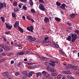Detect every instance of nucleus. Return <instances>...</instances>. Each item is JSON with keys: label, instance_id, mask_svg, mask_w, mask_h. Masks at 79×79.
Returning <instances> with one entry per match:
<instances>
[{"label": "nucleus", "instance_id": "obj_48", "mask_svg": "<svg viewBox=\"0 0 79 79\" xmlns=\"http://www.w3.org/2000/svg\"><path fill=\"white\" fill-rule=\"evenodd\" d=\"M46 55L47 56H48L49 57H51L52 56H51V55H50V54L48 53H46Z\"/></svg>", "mask_w": 79, "mask_h": 79}, {"label": "nucleus", "instance_id": "obj_26", "mask_svg": "<svg viewBox=\"0 0 79 79\" xmlns=\"http://www.w3.org/2000/svg\"><path fill=\"white\" fill-rule=\"evenodd\" d=\"M41 59H42V60L43 61H46L47 59V58L42 56L41 57Z\"/></svg>", "mask_w": 79, "mask_h": 79}, {"label": "nucleus", "instance_id": "obj_32", "mask_svg": "<svg viewBox=\"0 0 79 79\" xmlns=\"http://www.w3.org/2000/svg\"><path fill=\"white\" fill-rule=\"evenodd\" d=\"M30 5L31 6H33L34 5V3H33V2H32V0H30Z\"/></svg>", "mask_w": 79, "mask_h": 79}, {"label": "nucleus", "instance_id": "obj_33", "mask_svg": "<svg viewBox=\"0 0 79 79\" xmlns=\"http://www.w3.org/2000/svg\"><path fill=\"white\" fill-rule=\"evenodd\" d=\"M31 12L32 13H35V10L34 9H31Z\"/></svg>", "mask_w": 79, "mask_h": 79}, {"label": "nucleus", "instance_id": "obj_31", "mask_svg": "<svg viewBox=\"0 0 79 79\" xmlns=\"http://www.w3.org/2000/svg\"><path fill=\"white\" fill-rule=\"evenodd\" d=\"M22 8L24 10H27V7L25 6V5H24L22 7Z\"/></svg>", "mask_w": 79, "mask_h": 79}, {"label": "nucleus", "instance_id": "obj_15", "mask_svg": "<svg viewBox=\"0 0 79 79\" xmlns=\"http://www.w3.org/2000/svg\"><path fill=\"white\" fill-rule=\"evenodd\" d=\"M49 19L48 18L45 17L44 19V22H45L47 23H48V22H49Z\"/></svg>", "mask_w": 79, "mask_h": 79}, {"label": "nucleus", "instance_id": "obj_25", "mask_svg": "<svg viewBox=\"0 0 79 79\" xmlns=\"http://www.w3.org/2000/svg\"><path fill=\"white\" fill-rule=\"evenodd\" d=\"M50 63H48V62H45V64L46 66H47V67H49V66H50Z\"/></svg>", "mask_w": 79, "mask_h": 79}, {"label": "nucleus", "instance_id": "obj_37", "mask_svg": "<svg viewBox=\"0 0 79 79\" xmlns=\"http://www.w3.org/2000/svg\"><path fill=\"white\" fill-rule=\"evenodd\" d=\"M55 64H54L52 63V62H51V63H50V66H53L54 67H55Z\"/></svg>", "mask_w": 79, "mask_h": 79}, {"label": "nucleus", "instance_id": "obj_54", "mask_svg": "<svg viewBox=\"0 0 79 79\" xmlns=\"http://www.w3.org/2000/svg\"><path fill=\"white\" fill-rule=\"evenodd\" d=\"M55 47H56V48H58V47H59V45L57 44H55Z\"/></svg>", "mask_w": 79, "mask_h": 79}, {"label": "nucleus", "instance_id": "obj_63", "mask_svg": "<svg viewBox=\"0 0 79 79\" xmlns=\"http://www.w3.org/2000/svg\"><path fill=\"white\" fill-rule=\"evenodd\" d=\"M65 70H66V71L68 70V67H65Z\"/></svg>", "mask_w": 79, "mask_h": 79}, {"label": "nucleus", "instance_id": "obj_41", "mask_svg": "<svg viewBox=\"0 0 79 79\" xmlns=\"http://www.w3.org/2000/svg\"><path fill=\"white\" fill-rule=\"evenodd\" d=\"M17 5H18V3L16 2L15 1L13 2L14 6H17Z\"/></svg>", "mask_w": 79, "mask_h": 79}, {"label": "nucleus", "instance_id": "obj_12", "mask_svg": "<svg viewBox=\"0 0 79 79\" xmlns=\"http://www.w3.org/2000/svg\"><path fill=\"white\" fill-rule=\"evenodd\" d=\"M25 52L24 51H21L20 52H18L17 53V55H23Z\"/></svg>", "mask_w": 79, "mask_h": 79}, {"label": "nucleus", "instance_id": "obj_62", "mask_svg": "<svg viewBox=\"0 0 79 79\" xmlns=\"http://www.w3.org/2000/svg\"><path fill=\"white\" fill-rule=\"evenodd\" d=\"M3 49L2 48H0V52H3Z\"/></svg>", "mask_w": 79, "mask_h": 79}, {"label": "nucleus", "instance_id": "obj_28", "mask_svg": "<svg viewBox=\"0 0 79 79\" xmlns=\"http://www.w3.org/2000/svg\"><path fill=\"white\" fill-rule=\"evenodd\" d=\"M56 5L57 6H61V3L58 2H56Z\"/></svg>", "mask_w": 79, "mask_h": 79}, {"label": "nucleus", "instance_id": "obj_36", "mask_svg": "<svg viewBox=\"0 0 79 79\" xmlns=\"http://www.w3.org/2000/svg\"><path fill=\"white\" fill-rule=\"evenodd\" d=\"M5 76L6 77H9V74L7 72H6V75Z\"/></svg>", "mask_w": 79, "mask_h": 79}, {"label": "nucleus", "instance_id": "obj_24", "mask_svg": "<svg viewBox=\"0 0 79 79\" xmlns=\"http://www.w3.org/2000/svg\"><path fill=\"white\" fill-rule=\"evenodd\" d=\"M67 78H68V79H74L73 77L71 76H69L68 75L67 76Z\"/></svg>", "mask_w": 79, "mask_h": 79}, {"label": "nucleus", "instance_id": "obj_61", "mask_svg": "<svg viewBox=\"0 0 79 79\" xmlns=\"http://www.w3.org/2000/svg\"><path fill=\"white\" fill-rule=\"evenodd\" d=\"M2 55L5 56H6V54L5 53H3L2 54Z\"/></svg>", "mask_w": 79, "mask_h": 79}, {"label": "nucleus", "instance_id": "obj_38", "mask_svg": "<svg viewBox=\"0 0 79 79\" xmlns=\"http://www.w3.org/2000/svg\"><path fill=\"white\" fill-rule=\"evenodd\" d=\"M52 76H56L57 74L56 73H52Z\"/></svg>", "mask_w": 79, "mask_h": 79}, {"label": "nucleus", "instance_id": "obj_35", "mask_svg": "<svg viewBox=\"0 0 79 79\" xmlns=\"http://www.w3.org/2000/svg\"><path fill=\"white\" fill-rule=\"evenodd\" d=\"M42 74L43 75H45L46 74H47V73L45 72V71H44L42 72Z\"/></svg>", "mask_w": 79, "mask_h": 79}, {"label": "nucleus", "instance_id": "obj_2", "mask_svg": "<svg viewBox=\"0 0 79 79\" xmlns=\"http://www.w3.org/2000/svg\"><path fill=\"white\" fill-rule=\"evenodd\" d=\"M6 8V3L4 2L3 3L0 2V11L2 8Z\"/></svg>", "mask_w": 79, "mask_h": 79}, {"label": "nucleus", "instance_id": "obj_57", "mask_svg": "<svg viewBox=\"0 0 79 79\" xmlns=\"http://www.w3.org/2000/svg\"><path fill=\"white\" fill-rule=\"evenodd\" d=\"M46 77H47V78L48 79L49 78H50V75L49 74L47 75Z\"/></svg>", "mask_w": 79, "mask_h": 79}, {"label": "nucleus", "instance_id": "obj_39", "mask_svg": "<svg viewBox=\"0 0 79 79\" xmlns=\"http://www.w3.org/2000/svg\"><path fill=\"white\" fill-rule=\"evenodd\" d=\"M20 73H19L18 72H17L15 73V75L16 76H19V75H20Z\"/></svg>", "mask_w": 79, "mask_h": 79}, {"label": "nucleus", "instance_id": "obj_23", "mask_svg": "<svg viewBox=\"0 0 79 79\" xmlns=\"http://www.w3.org/2000/svg\"><path fill=\"white\" fill-rule=\"evenodd\" d=\"M55 20H56V21L58 22H59V21H60V20H61V19L58 17H55Z\"/></svg>", "mask_w": 79, "mask_h": 79}, {"label": "nucleus", "instance_id": "obj_21", "mask_svg": "<svg viewBox=\"0 0 79 79\" xmlns=\"http://www.w3.org/2000/svg\"><path fill=\"white\" fill-rule=\"evenodd\" d=\"M35 74L36 75V77H39V76L42 75V73L41 72H38L37 73H35Z\"/></svg>", "mask_w": 79, "mask_h": 79}, {"label": "nucleus", "instance_id": "obj_9", "mask_svg": "<svg viewBox=\"0 0 79 79\" xmlns=\"http://www.w3.org/2000/svg\"><path fill=\"white\" fill-rule=\"evenodd\" d=\"M5 24L6 27L7 28L9 29V30H10V29H11V28H12L13 26L11 25L10 26L9 25V24H7V23H5Z\"/></svg>", "mask_w": 79, "mask_h": 79}, {"label": "nucleus", "instance_id": "obj_45", "mask_svg": "<svg viewBox=\"0 0 79 79\" xmlns=\"http://www.w3.org/2000/svg\"><path fill=\"white\" fill-rule=\"evenodd\" d=\"M6 46L3 45H2L1 46V47L2 48H3L4 50L5 49V46Z\"/></svg>", "mask_w": 79, "mask_h": 79}, {"label": "nucleus", "instance_id": "obj_20", "mask_svg": "<svg viewBox=\"0 0 79 79\" xmlns=\"http://www.w3.org/2000/svg\"><path fill=\"white\" fill-rule=\"evenodd\" d=\"M64 72L65 74H71V73L69 71H64Z\"/></svg>", "mask_w": 79, "mask_h": 79}, {"label": "nucleus", "instance_id": "obj_43", "mask_svg": "<svg viewBox=\"0 0 79 79\" xmlns=\"http://www.w3.org/2000/svg\"><path fill=\"white\" fill-rule=\"evenodd\" d=\"M27 19H28V20H29V21H30L31 19V17L29 16H27Z\"/></svg>", "mask_w": 79, "mask_h": 79}, {"label": "nucleus", "instance_id": "obj_46", "mask_svg": "<svg viewBox=\"0 0 79 79\" xmlns=\"http://www.w3.org/2000/svg\"><path fill=\"white\" fill-rule=\"evenodd\" d=\"M47 70L48 71H50V70H51V69L50 68V67H48L47 68Z\"/></svg>", "mask_w": 79, "mask_h": 79}, {"label": "nucleus", "instance_id": "obj_34", "mask_svg": "<svg viewBox=\"0 0 79 79\" xmlns=\"http://www.w3.org/2000/svg\"><path fill=\"white\" fill-rule=\"evenodd\" d=\"M1 19L3 23H5V18L3 17H1Z\"/></svg>", "mask_w": 79, "mask_h": 79}, {"label": "nucleus", "instance_id": "obj_55", "mask_svg": "<svg viewBox=\"0 0 79 79\" xmlns=\"http://www.w3.org/2000/svg\"><path fill=\"white\" fill-rule=\"evenodd\" d=\"M67 24L68 25V26H71V24L69 22H67Z\"/></svg>", "mask_w": 79, "mask_h": 79}, {"label": "nucleus", "instance_id": "obj_18", "mask_svg": "<svg viewBox=\"0 0 79 79\" xmlns=\"http://www.w3.org/2000/svg\"><path fill=\"white\" fill-rule=\"evenodd\" d=\"M27 40H31L32 38V36L30 35H28L27 36Z\"/></svg>", "mask_w": 79, "mask_h": 79}, {"label": "nucleus", "instance_id": "obj_19", "mask_svg": "<svg viewBox=\"0 0 79 79\" xmlns=\"http://www.w3.org/2000/svg\"><path fill=\"white\" fill-rule=\"evenodd\" d=\"M62 77H63V76L61 75L60 74L57 76V78L56 79H61Z\"/></svg>", "mask_w": 79, "mask_h": 79}, {"label": "nucleus", "instance_id": "obj_17", "mask_svg": "<svg viewBox=\"0 0 79 79\" xmlns=\"http://www.w3.org/2000/svg\"><path fill=\"white\" fill-rule=\"evenodd\" d=\"M35 40H36V39L35 38H33V37H32L31 39L29 41V42H32L34 41H35Z\"/></svg>", "mask_w": 79, "mask_h": 79}, {"label": "nucleus", "instance_id": "obj_7", "mask_svg": "<svg viewBox=\"0 0 79 79\" xmlns=\"http://www.w3.org/2000/svg\"><path fill=\"white\" fill-rule=\"evenodd\" d=\"M34 73V72L31 71L29 72L28 73H26V76L27 77H31V76H32V74Z\"/></svg>", "mask_w": 79, "mask_h": 79}, {"label": "nucleus", "instance_id": "obj_52", "mask_svg": "<svg viewBox=\"0 0 79 79\" xmlns=\"http://www.w3.org/2000/svg\"><path fill=\"white\" fill-rule=\"evenodd\" d=\"M51 46L52 47H55V43H53L52 44H51Z\"/></svg>", "mask_w": 79, "mask_h": 79}, {"label": "nucleus", "instance_id": "obj_51", "mask_svg": "<svg viewBox=\"0 0 79 79\" xmlns=\"http://www.w3.org/2000/svg\"><path fill=\"white\" fill-rule=\"evenodd\" d=\"M3 38L4 39V42H6V41L7 40V39L5 37L3 36Z\"/></svg>", "mask_w": 79, "mask_h": 79}, {"label": "nucleus", "instance_id": "obj_42", "mask_svg": "<svg viewBox=\"0 0 79 79\" xmlns=\"http://www.w3.org/2000/svg\"><path fill=\"white\" fill-rule=\"evenodd\" d=\"M75 33L77 34H79V31L78 30H76L75 31Z\"/></svg>", "mask_w": 79, "mask_h": 79}, {"label": "nucleus", "instance_id": "obj_3", "mask_svg": "<svg viewBox=\"0 0 79 79\" xmlns=\"http://www.w3.org/2000/svg\"><path fill=\"white\" fill-rule=\"evenodd\" d=\"M27 29L29 32H33V30H34V27L32 26H30L29 27H27Z\"/></svg>", "mask_w": 79, "mask_h": 79}, {"label": "nucleus", "instance_id": "obj_40", "mask_svg": "<svg viewBox=\"0 0 79 79\" xmlns=\"http://www.w3.org/2000/svg\"><path fill=\"white\" fill-rule=\"evenodd\" d=\"M21 2H23V3H27V0H20Z\"/></svg>", "mask_w": 79, "mask_h": 79}, {"label": "nucleus", "instance_id": "obj_50", "mask_svg": "<svg viewBox=\"0 0 79 79\" xmlns=\"http://www.w3.org/2000/svg\"><path fill=\"white\" fill-rule=\"evenodd\" d=\"M59 52H60V54H61V55H64V53H63V52H62V51H61V50H60L59 51Z\"/></svg>", "mask_w": 79, "mask_h": 79}, {"label": "nucleus", "instance_id": "obj_13", "mask_svg": "<svg viewBox=\"0 0 79 79\" xmlns=\"http://www.w3.org/2000/svg\"><path fill=\"white\" fill-rule=\"evenodd\" d=\"M49 62H50V63H53V64H55V63L58 64V61L57 60L54 61L53 60H49Z\"/></svg>", "mask_w": 79, "mask_h": 79}, {"label": "nucleus", "instance_id": "obj_1", "mask_svg": "<svg viewBox=\"0 0 79 79\" xmlns=\"http://www.w3.org/2000/svg\"><path fill=\"white\" fill-rule=\"evenodd\" d=\"M70 35L71 36L72 42H74L77 38V35L75 33L73 34L71 33L70 34Z\"/></svg>", "mask_w": 79, "mask_h": 79}, {"label": "nucleus", "instance_id": "obj_58", "mask_svg": "<svg viewBox=\"0 0 79 79\" xmlns=\"http://www.w3.org/2000/svg\"><path fill=\"white\" fill-rule=\"evenodd\" d=\"M22 18L24 20H26V17H25V16H23L22 17Z\"/></svg>", "mask_w": 79, "mask_h": 79}, {"label": "nucleus", "instance_id": "obj_53", "mask_svg": "<svg viewBox=\"0 0 79 79\" xmlns=\"http://www.w3.org/2000/svg\"><path fill=\"white\" fill-rule=\"evenodd\" d=\"M73 53H78V52H77V50H73Z\"/></svg>", "mask_w": 79, "mask_h": 79}, {"label": "nucleus", "instance_id": "obj_10", "mask_svg": "<svg viewBox=\"0 0 79 79\" xmlns=\"http://www.w3.org/2000/svg\"><path fill=\"white\" fill-rule=\"evenodd\" d=\"M72 69L74 71H77L79 69V67L78 66H73Z\"/></svg>", "mask_w": 79, "mask_h": 79}, {"label": "nucleus", "instance_id": "obj_11", "mask_svg": "<svg viewBox=\"0 0 79 79\" xmlns=\"http://www.w3.org/2000/svg\"><path fill=\"white\" fill-rule=\"evenodd\" d=\"M70 17L71 18H72V19H74L75 17H76V14L74 13H72L71 14H70L69 15Z\"/></svg>", "mask_w": 79, "mask_h": 79}, {"label": "nucleus", "instance_id": "obj_60", "mask_svg": "<svg viewBox=\"0 0 79 79\" xmlns=\"http://www.w3.org/2000/svg\"><path fill=\"white\" fill-rule=\"evenodd\" d=\"M29 52H30L29 50L26 51V54H28V53H29Z\"/></svg>", "mask_w": 79, "mask_h": 79}, {"label": "nucleus", "instance_id": "obj_27", "mask_svg": "<svg viewBox=\"0 0 79 79\" xmlns=\"http://www.w3.org/2000/svg\"><path fill=\"white\" fill-rule=\"evenodd\" d=\"M12 17H13L14 18H16V13L13 12L12 14Z\"/></svg>", "mask_w": 79, "mask_h": 79}, {"label": "nucleus", "instance_id": "obj_14", "mask_svg": "<svg viewBox=\"0 0 79 79\" xmlns=\"http://www.w3.org/2000/svg\"><path fill=\"white\" fill-rule=\"evenodd\" d=\"M18 29L19 31L21 32H24V31H23V29L22 28H21L19 26L18 27Z\"/></svg>", "mask_w": 79, "mask_h": 79}, {"label": "nucleus", "instance_id": "obj_22", "mask_svg": "<svg viewBox=\"0 0 79 79\" xmlns=\"http://www.w3.org/2000/svg\"><path fill=\"white\" fill-rule=\"evenodd\" d=\"M67 40L71 41V36H69L67 38Z\"/></svg>", "mask_w": 79, "mask_h": 79}, {"label": "nucleus", "instance_id": "obj_30", "mask_svg": "<svg viewBox=\"0 0 79 79\" xmlns=\"http://www.w3.org/2000/svg\"><path fill=\"white\" fill-rule=\"evenodd\" d=\"M19 11V10H18V8H14V11L15 13H16V12H18V11Z\"/></svg>", "mask_w": 79, "mask_h": 79}, {"label": "nucleus", "instance_id": "obj_5", "mask_svg": "<svg viewBox=\"0 0 79 79\" xmlns=\"http://www.w3.org/2000/svg\"><path fill=\"white\" fill-rule=\"evenodd\" d=\"M39 8L40 10H42V11H45V8L43 4H41L39 5Z\"/></svg>", "mask_w": 79, "mask_h": 79}, {"label": "nucleus", "instance_id": "obj_6", "mask_svg": "<svg viewBox=\"0 0 79 79\" xmlns=\"http://www.w3.org/2000/svg\"><path fill=\"white\" fill-rule=\"evenodd\" d=\"M66 6V5L64 3H63L60 6V8L63 10H66V9L65 8Z\"/></svg>", "mask_w": 79, "mask_h": 79}, {"label": "nucleus", "instance_id": "obj_49", "mask_svg": "<svg viewBox=\"0 0 79 79\" xmlns=\"http://www.w3.org/2000/svg\"><path fill=\"white\" fill-rule=\"evenodd\" d=\"M50 71H51V73H53L54 72V69H53V68H51Z\"/></svg>", "mask_w": 79, "mask_h": 79}, {"label": "nucleus", "instance_id": "obj_4", "mask_svg": "<svg viewBox=\"0 0 79 79\" xmlns=\"http://www.w3.org/2000/svg\"><path fill=\"white\" fill-rule=\"evenodd\" d=\"M49 38H50L49 37H45L44 38V40L43 41V42L44 44L47 43V44H48V39H49Z\"/></svg>", "mask_w": 79, "mask_h": 79}, {"label": "nucleus", "instance_id": "obj_44", "mask_svg": "<svg viewBox=\"0 0 79 79\" xmlns=\"http://www.w3.org/2000/svg\"><path fill=\"white\" fill-rule=\"evenodd\" d=\"M5 59L3 58L0 60V62H3V61H5Z\"/></svg>", "mask_w": 79, "mask_h": 79}, {"label": "nucleus", "instance_id": "obj_59", "mask_svg": "<svg viewBox=\"0 0 79 79\" xmlns=\"http://www.w3.org/2000/svg\"><path fill=\"white\" fill-rule=\"evenodd\" d=\"M26 72L25 71H24L22 72V73L23 74V75H24V74H26Z\"/></svg>", "mask_w": 79, "mask_h": 79}, {"label": "nucleus", "instance_id": "obj_8", "mask_svg": "<svg viewBox=\"0 0 79 79\" xmlns=\"http://www.w3.org/2000/svg\"><path fill=\"white\" fill-rule=\"evenodd\" d=\"M19 21H17L15 22L14 23V27L15 28H16L17 27H18V26H19Z\"/></svg>", "mask_w": 79, "mask_h": 79}, {"label": "nucleus", "instance_id": "obj_56", "mask_svg": "<svg viewBox=\"0 0 79 79\" xmlns=\"http://www.w3.org/2000/svg\"><path fill=\"white\" fill-rule=\"evenodd\" d=\"M6 75V72H4L2 74V75L3 76H4V77Z\"/></svg>", "mask_w": 79, "mask_h": 79}, {"label": "nucleus", "instance_id": "obj_29", "mask_svg": "<svg viewBox=\"0 0 79 79\" xmlns=\"http://www.w3.org/2000/svg\"><path fill=\"white\" fill-rule=\"evenodd\" d=\"M73 65L71 64H69L68 65V68H71L73 69Z\"/></svg>", "mask_w": 79, "mask_h": 79}, {"label": "nucleus", "instance_id": "obj_47", "mask_svg": "<svg viewBox=\"0 0 79 79\" xmlns=\"http://www.w3.org/2000/svg\"><path fill=\"white\" fill-rule=\"evenodd\" d=\"M38 2L39 3H44L45 2L43 0H39Z\"/></svg>", "mask_w": 79, "mask_h": 79}, {"label": "nucleus", "instance_id": "obj_16", "mask_svg": "<svg viewBox=\"0 0 79 79\" xmlns=\"http://www.w3.org/2000/svg\"><path fill=\"white\" fill-rule=\"evenodd\" d=\"M5 50H6V51H9V50H10V48H9V47L7 46H6L5 47Z\"/></svg>", "mask_w": 79, "mask_h": 79}, {"label": "nucleus", "instance_id": "obj_64", "mask_svg": "<svg viewBox=\"0 0 79 79\" xmlns=\"http://www.w3.org/2000/svg\"><path fill=\"white\" fill-rule=\"evenodd\" d=\"M22 79H25V77L24 76H23L22 77Z\"/></svg>", "mask_w": 79, "mask_h": 79}]
</instances>
